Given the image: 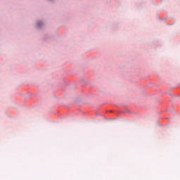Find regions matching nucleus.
I'll list each match as a JSON object with an SVG mask.
<instances>
[{
  "label": "nucleus",
  "mask_w": 180,
  "mask_h": 180,
  "mask_svg": "<svg viewBox=\"0 0 180 180\" xmlns=\"http://www.w3.org/2000/svg\"><path fill=\"white\" fill-rule=\"evenodd\" d=\"M43 26V22H41V21H38L37 22V27H41Z\"/></svg>",
  "instance_id": "1"
}]
</instances>
